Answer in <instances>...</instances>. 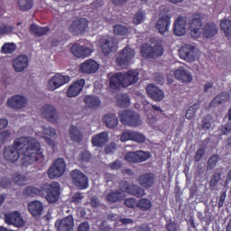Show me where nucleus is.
Returning a JSON list of instances; mask_svg holds the SVG:
<instances>
[{"instance_id":"39448f33","label":"nucleus","mask_w":231,"mask_h":231,"mask_svg":"<svg viewBox=\"0 0 231 231\" xmlns=\"http://www.w3.org/2000/svg\"><path fill=\"white\" fill-rule=\"evenodd\" d=\"M119 189L121 192L134 196V198H143L145 196V189L142 186L130 183L127 180H122L119 183Z\"/></svg>"},{"instance_id":"6e6d98bb","label":"nucleus","mask_w":231,"mask_h":231,"mask_svg":"<svg viewBox=\"0 0 231 231\" xmlns=\"http://www.w3.org/2000/svg\"><path fill=\"white\" fill-rule=\"evenodd\" d=\"M44 193V189H43V186H42L41 188H37V187H31L30 188V196H43Z\"/></svg>"},{"instance_id":"0eeeda50","label":"nucleus","mask_w":231,"mask_h":231,"mask_svg":"<svg viewBox=\"0 0 231 231\" xmlns=\"http://www.w3.org/2000/svg\"><path fill=\"white\" fill-rule=\"evenodd\" d=\"M203 21H205V14H195L194 17L189 21V31L190 35L193 39H199L201 37V27L203 26Z\"/></svg>"},{"instance_id":"5701e85b","label":"nucleus","mask_w":231,"mask_h":231,"mask_svg":"<svg viewBox=\"0 0 231 231\" xmlns=\"http://www.w3.org/2000/svg\"><path fill=\"white\" fill-rule=\"evenodd\" d=\"M146 93H148L150 98L155 102H162V100L165 98V94L163 91L152 84H150L146 87Z\"/></svg>"},{"instance_id":"4be33fe9","label":"nucleus","mask_w":231,"mask_h":231,"mask_svg":"<svg viewBox=\"0 0 231 231\" xmlns=\"http://www.w3.org/2000/svg\"><path fill=\"white\" fill-rule=\"evenodd\" d=\"M70 51L74 55V57H77L78 59H84V57H89L92 52L89 47L80 45V43H75L70 48Z\"/></svg>"},{"instance_id":"79ce46f5","label":"nucleus","mask_w":231,"mask_h":231,"mask_svg":"<svg viewBox=\"0 0 231 231\" xmlns=\"http://www.w3.org/2000/svg\"><path fill=\"white\" fill-rule=\"evenodd\" d=\"M137 208L143 210V212H147V210H151V207H152V202H151L148 199H140L136 203Z\"/></svg>"},{"instance_id":"a878e982","label":"nucleus","mask_w":231,"mask_h":231,"mask_svg":"<svg viewBox=\"0 0 231 231\" xmlns=\"http://www.w3.org/2000/svg\"><path fill=\"white\" fill-rule=\"evenodd\" d=\"M173 33L178 37H181V35L187 33V19L182 16L177 18L174 23Z\"/></svg>"},{"instance_id":"4468645a","label":"nucleus","mask_w":231,"mask_h":231,"mask_svg":"<svg viewBox=\"0 0 231 231\" xmlns=\"http://www.w3.org/2000/svg\"><path fill=\"white\" fill-rule=\"evenodd\" d=\"M88 19L78 18L70 23L69 27V32H70L72 35H82V33H84V32L88 28Z\"/></svg>"},{"instance_id":"3c124183","label":"nucleus","mask_w":231,"mask_h":231,"mask_svg":"<svg viewBox=\"0 0 231 231\" xmlns=\"http://www.w3.org/2000/svg\"><path fill=\"white\" fill-rule=\"evenodd\" d=\"M143 21H145V12L138 11L133 18L134 24H141Z\"/></svg>"},{"instance_id":"ddd939ff","label":"nucleus","mask_w":231,"mask_h":231,"mask_svg":"<svg viewBox=\"0 0 231 231\" xmlns=\"http://www.w3.org/2000/svg\"><path fill=\"white\" fill-rule=\"evenodd\" d=\"M149 158H151V153L144 151L130 152L125 156V160L129 163H141Z\"/></svg>"},{"instance_id":"2eb2a0df","label":"nucleus","mask_w":231,"mask_h":231,"mask_svg":"<svg viewBox=\"0 0 231 231\" xmlns=\"http://www.w3.org/2000/svg\"><path fill=\"white\" fill-rule=\"evenodd\" d=\"M30 161L32 163L35 162H42V152L41 151V143L37 139L32 138L30 141Z\"/></svg>"},{"instance_id":"c756f323","label":"nucleus","mask_w":231,"mask_h":231,"mask_svg":"<svg viewBox=\"0 0 231 231\" xmlns=\"http://www.w3.org/2000/svg\"><path fill=\"white\" fill-rule=\"evenodd\" d=\"M174 77L177 80H180L181 82H192V74L184 67H180L174 71Z\"/></svg>"},{"instance_id":"c9c22d12","label":"nucleus","mask_w":231,"mask_h":231,"mask_svg":"<svg viewBox=\"0 0 231 231\" xmlns=\"http://www.w3.org/2000/svg\"><path fill=\"white\" fill-rule=\"evenodd\" d=\"M83 102L89 109H97V107H100L102 104V101H100V98L97 96H85L83 97Z\"/></svg>"},{"instance_id":"5fc2aeb1","label":"nucleus","mask_w":231,"mask_h":231,"mask_svg":"<svg viewBox=\"0 0 231 231\" xmlns=\"http://www.w3.org/2000/svg\"><path fill=\"white\" fill-rule=\"evenodd\" d=\"M212 127V117L210 116H206L202 119V129L203 131H208Z\"/></svg>"},{"instance_id":"e2e57ef3","label":"nucleus","mask_w":231,"mask_h":231,"mask_svg":"<svg viewBox=\"0 0 231 231\" xmlns=\"http://www.w3.org/2000/svg\"><path fill=\"white\" fill-rule=\"evenodd\" d=\"M115 151H116V143L115 142L110 143L105 147L106 154H113Z\"/></svg>"},{"instance_id":"a18cd8bd","label":"nucleus","mask_w":231,"mask_h":231,"mask_svg":"<svg viewBox=\"0 0 231 231\" xmlns=\"http://www.w3.org/2000/svg\"><path fill=\"white\" fill-rule=\"evenodd\" d=\"M219 160V155L213 154L208 160L207 163V171H212L216 169V166L217 165V162Z\"/></svg>"},{"instance_id":"9b49d317","label":"nucleus","mask_w":231,"mask_h":231,"mask_svg":"<svg viewBox=\"0 0 231 231\" xmlns=\"http://www.w3.org/2000/svg\"><path fill=\"white\" fill-rule=\"evenodd\" d=\"M42 116L47 122L51 124H57L59 122V112L52 105L47 104L41 108Z\"/></svg>"},{"instance_id":"e433bc0d","label":"nucleus","mask_w":231,"mask_h":231,"mask_svg":"<svg viewBox=\"0 0 231 231\" xmlns=\"http://www.w3.org/2000/svg\"><path fill=\"white\" fill-rule=\"evenodd\" d=\"M227 100H230V94L228 92H222L209 103V106L217 107V106L225 104V102H227Z\"/></svg>"},{"instance_id":"4d7b16f0","label":"nucleus","mask_w":231,"mask_h":231,"mask_svg":"<svg viewBox=\"0 0 231 231\" xmlns=\"http://www.w3.org/2000/svg\"><path fill=\"white\" fill-rule=\"evenodd\" d=\"M17 5L22 12L30 10V0H18Z\"/></svg>"},{"instance_id":"c03bdc74","label":"nucleus","mask_w":231,"mask_h":231,"mask_svg":"<svg viewBox=\"0 0 231 231\" xmlns=\"http://www.w3.org/2000/svg\"><path fill=\"white\" fill-rule=\"evenodd\" d=\"M13 180L14 183H16V185H19L20 187H24V185H28V179L24 175L16 173L13 176Z\"/></svg>"},{"instance_id":"b1692460","label":"nucleus","mask_w":231,"mask_h":231,"mask_svg":"<svg viewBox=\"0 0 231 231\" xmlns=\"http://www.w3.org/2000/svg\"><path fill=\"white\" fill-rule=\"evenodd\" d=\"M84 86H86V80L84 79H79L69 88L67 97H69V98L79 97L82 89H84Z\"/></svg>"},{"instance_id":"f257e3e1","label":"nucleus","mask_w":231,"mask_h":231,"mask_svg":"<svg viewBox=\"0 0 231 231\" xmlns=\"http://www.w3.org/2000/svg\"><path fill=\"white\" fill-rule=\"evenodd\" d=\"M13 145L21 153L23 167H28L30 165V137H18L14 139Z\"/></svg>"},{"instance_id":"20e7f679","label":"nucleus","mask_w":231,"mask_h":231,"mask_svg":"<svg viewBox=\"0 0 231 231\" xmlns=\"http://www.w3.org/2000/svg\"><path fill=\"white\" fill-rule=\"evenodd\" d=\"M60 196V185L58 182L43 184L42 198L47 199L48 203H57Z\"/></svg>"},{"instance_id":"8fccbe9b","label":"nucleus","mask_w":231,"mask_h":231,"mask_svg":"<svg viewBox=\"0 0 231 231\" xmlns=\"http://www.w3.org/2000/svg\"><path fill=\"white\" fill-rule=\"evenodd\" d=\"M134 135V131L125 130L121 134L120 140L121 142H129V140L133 141Z\"/></svg>"},{"instance_id":"09e8293b","label":"nucleus","mask_w":231,"mask_h":231,"mask_svg":"<svg viewBox=\"0 0 231 231\" xmlns=\"http://www.w3.org/2000/svg\"><path fill=\"white\" fill-rule=\"evenodd\" d=\"M129 29L125 25L117 24L114 26V33L116 35H127Z\"/></svg>"},{"instance_id":"6e6552de","label":"nucleus","mask_w":231,"mask_h":231,"mask_svg":"<svg viewBox=\"0 0 231 231\" xmlns=\"http://www.w3.org/2000/svg\"><path fill=\"white\" fill-rule=\"evenodd\" d=\"M198 53H199V51L192 45H183L179 49L180 58L186 60V62H196Z\"/></svg>"},{"instance_id":"2f4dec72","label":"nucleus","mask_w":231,"mask_h":231,"mask_svg":"<svg viewBox=\"0 0 231 231\" xmlns=\"http://www.w3.org/2000/svg\"><path fill=\"white\" fill-rule=\"evenodd\" d=\"M91 142L95 147H104L109 142V134L107 132L97 134L92 137Z\"/></svg>"},{"instance_id":"bf43d9fd","label":"nucleus","mask_w":231,"mask_h":231,"mask_svg":"<svg viewBox=\"0 0 231 231\" xmlns=\"http://www.w3.org/2000/svg\"><path fill=\"white\" fill-rule=\"evenodd\" d=\"M42 129L47 136H57V130L51 126H42Z\"/></svg>"},{"instance_id":"a211bd4d","label":"nucleus","mask_w":231,"mask_h":231,"mask_svg":"<svg viewBox=\"0 0 231 231\" xmlns=\"http://www.w3.org/2000/svg\"><path fill=\"white\" fill-rule=\"evenodd\" d=\"M69 82V76H62L60 74H56L48 81V89L49 91H55V89H59L60 86H64V84H68Z\"/></svg>"},{"instance_id":"49530a36","label":"nucleus","mask_w":231,"mask_h":231,"mask_svg":"<svg viewBox=\"0 0 231 231\" xmlns=\"http://www.w3.org/2000/svg\"><path fill=\"white\" fill-rule=\"evenodd\" d=\"M220 28L226 35H231V21L223 19L220 23Z\"/></svg>"},{"instance_id":"c85d7f7f","label":"nucleus","mask_w":231,"mask_h":231,"mask_svg":"<svg viewBox=\"0 0 231 231\" xmlns=\"http://www.w3.org/2000/svg\"><path fill=\"white\" fill-rule=\"evenodd\" d=\"M219 30L216 23H206L202 28V37L204 39H212L217 35Z\"/></svg>"},{"instance_id":"774afa93","label":"nucleus","mask_w":231,"mask_h":231,"mask_svg":"<svg viewBox=\"0 0 231 231\" xmlns=\"http://www.w3.org/2000/svg\"><path fill=\"white\" fill-rule=\"evenodd\" d=\"M89 230H91V226H89V222L88 221L82 222L78 226V231H89Z\"/></svg>"},{"instance_id":"1a4fd4ad","label":"nucleus","mask_w":231,"mask_h":231,"mask_svg":"<svg viewBox=\"0 0 231 231\" xmlns=\"http://www.w3.org/2000/svg\"><path fill=\"white\" fill-rule=\"evenodd\" d=\"M73 185L79 190H84L89 187V179L80 170H73L70 173Z\"/></svg>"},{"instance_id":"393cba45","label":"nucleus","mask_w":231,"mask_h":231,"mask_svg":"<svg viewBox=\"0 0 231 231\" xmlns=\"http://www.w3.org/2000/svg\"><path fill=\"white\" fill-rule=\"evenodd\" d=\"M169 26H171V15L166 14L159 18L155 25V30H158L161 35H165L169 32Z\"/></svg>"},{"instance_id":"dca6fc26","label":"nucleus","mask_w":231,"mask_h":231,"mask_svg":"<svg viewBox=\"0 0 231 231\" xmlns=\"http://www.w3.org/2000/svg\"><path fill=\"white\" fill-rule=\"evenodd\" d=\"M134 50L125 47L117 55L116 63L118 66H127L134 59Z\"/></svg>"},{"instance_id":"864d4df0","label":"nucleus","mask_w":231,"mask_h":231,"mask_svg":"<svg viewBox=\"0 0 231 231\" xmlns=\"http://www.w3.org/2000/svg\"><path fill=\"white\" fill-rule=\"evenodd\" d=\"M14 30V25L2 24L0 25V35H10Z\"/></svg>"},{"instance_id":"680f3d73","label":"nucleus","mask_w":231,"mask_h":231,"mask_svg":"<svg viewBox=\"0 0 231 231\" xmlns=\"http://www.w3.org/2000/svg\"><path fill=\"white\" fill-rule=\"evenodd\" d=\"M205 148H200L199 149L194 156V162H201V160L203 159V156H205Z\"/></svg>"},{"instance_id":"6ab92c4d","label":"nucleus","mask_w":231,"mask_h":231,"mask_svg":"<svg viewBox=\"0 0 231 231\" xmlns=\"http://www.w3.org/2000/svg\"><path fill=\"white\" fill-rule=\"evenodd\" d=\"M3 155L5 160L10 163H15L19 159L21 162V153L14 145L5 147L3 150Z\"/></svg>"},{"instance_id":"9d476101","label":"nucleus","mask_w":231,"mask_h":231,"mask_svg":"<svg viewBox=\"0 0 231 231\" xmlns=\"http://www.w3.org/2000/svg\"><path fill=\"white\" fill-rule=\"evenodd\" d=\"M4 221L5 225L16 226V228H21V226H24L25 225L24 219H23L21 213L17 210L5 213L4 216Z\"/></svg>"},{"instance_id":"bb28decb","label":"nucleus","mask_w":231,"mask_h":231,"mask_svg":"<svg viewBox=\"0 0 231 231\" xmlns=\"http://www.w3.org/2000/svg\"><path fill=\"white\" fill-rule=\"evenodd\" d=\"M99 65L97 61L93 60H88L79 66V70L81 73H97L98 71Z\"/></svg>"},{"instance_id":"f03ea898","label":"nucleus","mask_w":231,"mask_h":231,"mask_svg":"<svg viewBox=\"0 0 231 231\" xmlns=\"http://www.w3.org/2000/svg\"><path fill=\"white\" fill-rule=\"evenodd\" d=\"M118 117L123 125L128 127H140L142 125V119L140 114L133 110H121L118 112Z\"/></svg>"},{"instance_id":"37998d69","label":"nucleus","mask_w":231,"mask_h":231,"mask_svg":"<svg viewBox=\"0 0 231 231\" xmlns=\"http://www.w3.org/2000/svg\"><path fill=\"white\" fill-rule=\"evenodd\" d=\"M17 50V45L14 42H5L2 47H1V52L5 53V55L12 54Z\"/></svg>"},{"instance_id":"cd10ccee","label":"nucleus","mask_w":231,"mask_h":231,"mask_svg":"<svg viewBox=\"0 0 231 231\" xmlns=\"http://www.w3.org/2000/svg\"><path fill=\"white\" fill-rule=\"evenodd\" d=\"M28 56L20 55L13 60V68L14 71L21 73V71H24V69L28 67Z\"/></svg>"},{"instance_id":"58836bf2","label":"nucleus","mask_w":231,"mask_h":231,"mask_svg":"<svg viewBox=\"0 0 231 231\" xmlns=\"http://www.w3.org/2000/svg\"><path fill=\"white\" fill-rule=\"evenodd\" d=\"M123 192L124 191L120 190V188L115 191L109 192L108 194H106V201H108V203H118V201H123Z\"/></svg>"},{"instance_id":"4c0bfd02","label":"nucleus","mask_w":231,"mask_h":231,"mask_svg":"<svg viewBox=\"0 0 231 231\" xmlns=\"http://www.w3.org/2000/svg\"><path fill=\"white\" fill-rule=\"evenodd\" d=\"M110 88L112 89H119L121 86H124V78L122 72H118L110 78Z\"/></svg>"},{"instance_id":"ea45409f","label":"nucleus","mask_w":231,"mask_h":231,"mask_svg":"<svg viewBox=\"0 0 231 231\" xmlns=\"http://www.w3.org/2000/svg\"><path fill=\"white\" fill-rule=\"evenodd\" d=\"M30 32L35 35V37H42V35H46L48 32H50V28L48 27H39L35 23L31 24Z\"/></svg>"},{"instance_id":"13d9d810","label":"nucleus","mask_w":231,"mask_h":231,"mask_svg":"<svg viewBox=\"0 0 231 231\" xmlns=\"http://www.w3.org/2000/svg\"><path fill=\"white\" fill-rule=\"evenodd\" d=\"M133 142H137V143H143L145 142V136L140 132L134 131Z\"/></svg>"},{"instance_id":"423d86ee","label":"nucleus","mask_w":231,"mask_h":231,"mask_svg":"<svg viewBox=\"0 0 231 231\" xmlns=\"http://www.w3.org/2000/svg\"><path fill=\"white\" fill-rule=\"evenodd\" d=\"M66 172V162L62 158H58L49 167L48 177L50 180H55V178H60Z\"/></svg>"},{"instance_id":"412c9836","label":"nucleus","mask_w":231,"mask_h":231,"mask_svg":"<svg viewBox=\"0 0 231 231\" xmlns=\"http://www.w3.org/2000/svg\"><path fill=\"white\" fill-rule=\"evenodd\" d=\"M123 76V88H129L133 84H136L140 80V72L137 70H128L125 73H122Z\"/></svg>"},{"instance_id":"0e129e2a","label":"nucleus","mask_w":231,"mask_h":231,"mask_svg":"<svg viewBox=\"0 0 231 231\" xmlns=\"http://www.w3.org/2000/svg\"><path fill=\"white\" fill-rule=\"evenodd\" d=\"M12 186V180L6 177L0 180V187L2 189H8Z\"/></svg>"},{"instance_id":"052dcab7","label":"nucleus","mask_w":231,"mask_h":231,"mask_svg":"<svg viewBox=\"0 0 231 231\" xmlns=\"http://www.w3.org/2000/svg\"><path fill=\"white\" fill-rule=\"evenodd\" d=\"M79 160L80 162H89L91 160V153H89V152L84 150V151L80 152V153L79 155Z\"/></svg>"},{"instance_id":"a19ab883","label":"nucleus","mask_w":231,"mask_h":231,"mask_svg":"<svg viewBox=\"0 0 231 231\" xmlns=\"http://www.w3.org/2000/svg\"><path fill=\"white\" fill-rule=\"evenodd\" d=\"M116 104L119 107H129L131 106V98L127 94L119 95L116 99Z\"/></svg>"},{"instance_id":"de8ad7c7","label":"nucleus","mask_w":231,"mask_h":231,"mask_svg":"<svg viewBox=\"0 0 231 231\" xmlns=\"http://www.w3.org/2000/svg\"><path fill=\"white\" fill-rule=\"evenodd\" d=\"M199 109V103H195L186 112L187 120H192L193 116H196V111Z\"/></svg>"},{"instance_id":"f3484780","label":"nucleus","mask_w":231,"mask_h":231,"mask_svg":"<svg viewBox=\"0 0 231 231\" xmlns=\"http://www.w3.org/2000/svg\"><path fill=\"white\" fill-rule=\"evenodd\" d=\"M137 182L143 189H152L156 184V175L152 172H145L139 175Z\"/></svg>"},{"instance_id":"72a5a7b5","label":"nucleus","mask_w":231,"mask_h":231,"mask_svg":"<svg viewBox=\"0 0 231 231\" xmlns=\"http://www.w3.org/2000/svg\"><path fill=\"white\" fill-rule=\"evenodd\" d=\"M102 122L108 129H115V127L118 126V117H116V115L113 113L105 115Z\"/></svg>"},{"instance_id":"f704fd0d","label":"nucleus","mask_w":231,"mask_h":231,"mask_svg":"<svg viewBox=\"0 0 231 231\" xmlns=\"http://www.w3.org/2000/svg\"><path fill=\"white\" fill-rule=\"evenodd\" d=\"M69 136L71 142H75L76 143H80L84 139V134L76 125H70L69 128Z\"/></svg>"},{"instance_id":"69168bd1","label":"nucleus","mask_w":231,"mask_h":231,"mask_svg":"<svg viewBox=\"0 0 231 231\" xmlns=\"http://www.w3.org/2000/svg\"><path fill=\"white\" fill-rule=\"evenodd\" d=\"M125 205L128 208H134L136 206V199L134 198H128L125 199Z\"/></svg>"},{"instance_id":"f8f14e48","label":"nucleus","mask_w":231,"mask_h":231,"mask_svg":"<svg viewBox=\"0 0 231 231\" xmlns=\"http://www.w3.org/2000/svg\"><path fill=\"white\" fill-rule=\"evenodd\" d=\"M26 104H28V99L26 97L21 95L13 96L6 101L7 107H10L14 111L24 109V107H26Z\"/></svg>"},{"instance_id":"aec40b11","label":"nucleus","mask_w":231,"mask_h":231,"mask_svg":"<svg viewBox=\"0 0 231 231\" xmlns=\"http://www.w3.org/2000/svg\"><path fill=\"white\" fill-rule=\"evenodd\" d=\"M55 226L58 231H73L75 228V220L73 216H68L60 220H57Z\"/></svg>"},{"instance_id":"473e14b6","label":"nucleus","mask_w":231,"mask_h":231,"mask_svg":"<svg viewBox=\"0 0 231 231\" xmlns=\"http://www.w3.org/2000/svg\"><path fill=\"white\" fill-rule=\"evenodd\" d=\"M30 208V213L32 214V217H34V219H39L42 214V210H44L42 202L39 200L32 201Z\"/></svg>"},{"instance_id":"7ed1b4c3","label":"nucleus","mask_w":231,"mask_h":231,"mask_svg":"<svg viewBox=\"0 0 231 231\" xmlns=\"http://www.w3.org/2000/svg\"><path fill=\"white\" fill-rule=\"evenodd\" d=\"M141 55L144 59H158L163 55V46L160 42H152L143 44Z\"/></svg>"},{"instance_id":"338daca9","label":"nucleus","mask_w":231,"mask_h":231,"mask_svg":"<svg viewBox=\"0 0 231 231\" xmlns=\"http://www.w3.org/2000/svg\"><path fill=\"white\" fill-rule=\"evenodd\" d=\"M166 229L168 231H178V224L172 220H169L168 224L166 225Z\"/></svg>"},{"instance_id":"7c9ffc66","label":"nucleus","mask_w":231,"mask_h":231,"mask_svg":"<svg viewBox=\"0 0 231 231\" xmlns=\"http://www.w3.org/2000/svg\"><path fill=\"white\" fill-rule=\"evenodd\" d=\"M117 48H118V45L115 38H108L101 46V50L104 55H109L111 52L115 53Z\"/></svg>"},{"instance_id":"603ef678","label":"nucleus","mask_w":231,"mask_h":231,"mask_svg":"<svg viewBox=\"0 0 231 231\" xmlns=\"http://www.w3.org/2000/svg\"><path fill=\"white\" fill-rule=\"evenodd\" d=\"M218 181H221V172L215 171L211 177V180H209V187L214 189Z\"/></svg>"}]
</instances>
